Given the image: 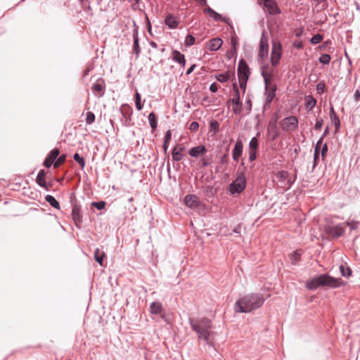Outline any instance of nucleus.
I'll use <instances>...</instances> for the list:
<instances>
[{
    "label": "nucleus",
    "mask_w": 360,
    "mask_h": 360,
    "mask_svg": "<svg viewBox=\"0 0 360 360\" xmlns=\"http://www.w3.org/2000/svg\"><path fill=\"white\" fill-rule=\"evenodd\" d=\"M264 298L262 294H248L235 304V311L240 313H248L259 308L264 303Z\"/></svg>",
    "instance_id": "obj_1"
},
{
    "label": "nucleus",
    "mask_w": 360,
    "mask_h": 360,
    "mask_svg": "<svg viewBox=\"0 0 360 360\" xmlns=\"http://www.w3.org/2000/svg\"><path fill=\"white\" fill-rule=\"evenodd\" d=\"M189 323L192 329L198 334L199 339L204 340L207 344H211L213 340L212 331V321L207 318L200 319H189Z\"/></svg>",
    "instance_id": "obj_2"
},
{
    "label": "nucleus",
    "mask_w": 360,
    "mask_h": 360,
    "mask_svg": "<svg viewBox=\"0 0 360 360\" xmlns=\"http://www.w3.org/2000/svg\"><path fill=\"white\" fill-rule=\"evenodd\" d=\"M344 284L340 278H333L328 274L316 276L306 283V287L309 290H315L319 287L338 288Z\"/></svg>",
    "instance_id": "obj_3"
},
{
    "label": "nucleus",
    "mask_w": 360,
    "mask_h": 360,
    "mask_svg": "<svg viewBox=\"0 0 360 360\" xmlns=\"http://www.w3.org/2000/svg\"><path fill=\"white\" fill-rule=\"evenodd\" d=\"M262 74L266 85V103H271L276 96V86L271 84L272 75L268 69H263Z\"/></svg>",
    "instance_id": "obj_4"
},
{
    "label": "nucleus",
    "mask_w": 360,
    "mask_h": 360,
    "mask_svg": "<svg viewBox=\"0 0 360 360\" xmlns=\"http://www.w3.org/2000/svg\"><path fill=\"white\" fill-rule=\"evenodd\" d=\"M246 186V178L243 172L238 173L237 178L229 186V191L231 194L242 193Z\"/></svg>",
    "instance_id": "obj_5"
},
{
    "label": "nucleus",
    "mask_w": 360,
    "mask_h": 360,
    "mask_svg": "<svg viewBox=\"0 0 360 360\" xmlns=\"http://www.w3.org/2000/svg\"><path fill=\"white\" fill-rule=\"evenodd\" d=\"M249 68L244 60H240L238 68V76L240 88L245 89L248 79Z\"/></svg>",
    "instance_id": "obj_6"
},
{
    "label": "nucleus",
    "mask_w": 360,
    "mask_h": 360,
    "mask_svg": "<svg viewBox=\"0 0 360 360\" xmlns=\"http://www.w3.org/2000/svg\"><path fill=\"white\" fill-rule=\"evenodd\" d=\"M282 56V46L278 41H273L271 53V63L272 66H276Z\"/></svg>",
    "instance_id": "obj_7"
},
{
    "label": "nucleus",
    "mask_w": 360,
    "mask_h": 360,
    "mask_svg": "<svg viewBox=\"0 0 360 360\" xmlns=\"http://www.w3.org/2000/svg\"><path fill=\"white\" fill-rule=\"evenodd\" d=\"M276 180L278 186L288 189L291 186V181L289 179L288 172L285 171L278 172L276 174Z\"/></svg>",
    "instance_id": "obj_8"
},
{
    "label": "nucleus",
    "mask_w": 360,
    "mask_h": 360,
    "mask_svg": "<svg viewBox=\"0 0 360 360\" xmlns=\"http://www.w3.org/2000/svg\"><path fill=\"white\" fill-rule=\"evenodd\" d=\"M298 120L295 116L284 118L280 122L281 127L284 131H293L297 127Z\"/></svg>",
    "instance_id": "obj_9"
},
{
    "label": "nucleus",
    "mask_w": 360,
    "mask_h": 360,
    "mask_svg": "<svg viewBox=\"0 0 360 360\" xmlns=\"http://www.w3.org/2000/svg\"><path fill=\"white\" fill-rule=\"evenodd\" d=\"M269 53V43L268 38L264 34H262L259 41V49L258 57L261 60H264L267 58Z\"/></svg>",
    "instance_id": "obj_10"
},
{
    "label": "nucleus",
    "mask_w": 360,
    "mask_h": 360,
    "mask_svg": "<svg viewBox=\"0 0 360 360\" xmlns=\"http://www.w3.org/2000/svg\"><path fill=\"white\" fill-rule=\"evenodd\" d=\"M46 173L44 169L39 170L37 178L36 183L41 188L46 191L49 190V188L52 186V184H47L46 181Z\"/></svg>",
    "instance_id": "obj_11"
},
{
    "label": "nucleus",
    "mask_w": 360,
    "mask_h": 360,
    "mask_svg": "<svg viewBox=\"0 0 360 360\" xmlns=\"http://www.w3.org/2000/svg\"><path fill=\"white\" fill-rule=\"evenodd\" d=\"M271 15L280 13V9L274 0H261Z\"/></svg>",
    "instance_id": "obj_12"
},
{
    "label": "nucleus",
    "mask_w": 360,
    "mask_h": 360,
    "mask_svg": "<svg viewBox=\"0 0 360 360\" xmlns=\"http://www.w3.org/2000/svg\"><path fill=\"white\" fill-rule=\"evenodd\" d=\"M59 153L60 152L58 148L53 149L45 159L44 165L47 168L50 167L54 163V161L58 156Z\"/></svg>",
    "instance_id": "obj_13"
},
{
    "label": "nucleus",
    "mask_w": 360,
    "mask_h": 360,
    "mask_svg": "<svg viewBox=\"0 0 360 360\" xmlns=\"http://www.w3.org/2000/svg\"><path fill=\"white\" fill-rule=\"evenodd\" d=\"M105 89V81L103 79H99L92 86V91L96 96H101L103 95Z\"/></svg>",
    "instance_id": "obj_14"
},
{
    "label": "nucleus",
    "mask_w": 360,
    "mask_h": 360,
    "mask_svg": "<svg viewBox=\"0 0 360 360\" xmlns=\"http://www.w3.org/2000/svg\"><path fill=\"white\" fill-rule=\"evenodd\" d=\"M185 204L190 208H196L200 205V200L195 195H187L184 198Z\"/></svg>",
    "instance_id": "obj_15"
},
{
    "label": "nucleus",
    "mask_w": 360,
    "mask_h": 360,
    "mask_svg": "<svg viewBox=\"0 0 360 360\" xmlns=\"http://www.w3.org/2000/svg\"><path fill=\"white\" fill-rule=\"evenodd\" d=\"M327 232L332 237H340L343 235L345 232V228L342 225H336L329 226Z\"/></svg>",
    "instance_id": "obj_16"
},
{
    "label": "nucleus",
    "mask_w": 360,
    "mask_h": 360,
    "mask_svg": "<svg viewBox=\"0 0 360 360\" xmlns=\"http://www.w3.org/2000/svg\"><path fill=\"white\" fill-rule=\"evenodd\" d=\"M222 44V39L216 37L209 41V42L207 44V47L210 51H216L221 47Z\"/></svg>",
    "instance_id": "obj_17"
},
{
    "label": "nucleus",
    "mask_w": 360,
    "mask_h": 360,
    "mask_svg": "<svg viewBox=\"0 0 360 360\" xmlns=\"http://www.w3.org/2000/svg\"><path fill=\"white\" fill-rule=\"evenodd\" d=\"M204 12L208 14L211 18H212L215 20H220L222 22H228V19L224 18L221 15L214 11L212 8L209 6H207L204 8Z\"/></svg>",
    "instance_id": "obj_18"
},
{
    "label": "nucleus",
    "mask_w": 360,
    "mask_h": 360,
    "mask_svg": "<svg viewBox=\"0 0 360 360\" xmlns=\"http://www.w3.org/2000/svg\"><path fill=\"white\" fill-rule=\"evenodd\" d=\"M163 311L162 305L159 302H153L150 306V312L152 314H161V317L165 319V315L162 314Z\"/></svg>",
    "instance_id": "obj_19"
},
{
    "label": "nucleus",
    "mask_w": 360,
    "mask_h": 360,
    "mask_svg": "<svg viewBox=\"0 0 360 360\" xmlns=\"http://www.w3.org/2000/svg\"><path fill=\"white\" fill-rule=\"evenodd\" d=\"M243 153V143L240 141H238L233 150L232 155L234 160L238 161Z\"/></svg>",
    "instance_id": "obj_20"
},
{
    "label": "nucleus",
    "mask_w": 360,
    "mask_h": 360,
    "mask_svg": "<svg viewBox=\"0 0 360 360\" xmlns=\"http://www.w3.org/2000/svg\"><path fill=\"white\" fill-rule=\"evenodd\" d=\"M165 24L171 29L176 28L179 25V21L172 14H168L165 19Z\"/></svg>",
    "instance_id": "obj_21"
},
{
    "label": "nucleus",
    "mask_w": 360,
    "mask_h": 360,
    "mask_svg": "<svg viewBox=\"0 0 360 360\" xmlns=\"http://www.w3.org/2000/svg\"><path fill=\"white\" fill-rule=\"evenodd\" d=\"M172 59L179 63L183 68H184L186 64V60L184 58V55L182 54L179 51L174 50L172 53Z\"/></svg>",
    "instance_id": "obj_22"
},
{
    "label": "nucleus",
    "mask_w": 360,
    "mask_h": 360,
    "mask_svg": "<svg viewBox=\"0 0 360 360\" xmlns=\"http://www.w3.org/2000/svg\"><path fill=\"white\" fill-rule=\"evenodd\" d=\"M72 219L77 226L81 222L82 217L80 215V207L79 206L75 205L72 207Z\"/></svg>",
    "instance_id": "obj_23"
},
{
    "label": "nucleus",
    "mask_w": 360,
    "mask_h": 360,
    "mask_svg": "<svg viewBox=\"0 0 360 360\" xmlns=\"http://www.w3.org/2000/svg\"><path fill=\"white\" fill-rule=\"evenodd\" d=\"M184 150L183 146H177L174 148L172 151V158L175 161H179L182 159V151Z\"/></svg>",
    "instance_id": "obj_24"
},
{
    "label": "nucleus",
    "mask_w": 360,
    "mask_h": 360,
    "mask_svg": "<svg viewBox=\"0 0 360 360\" xmlns=\"http://www.w3.org/2000/svg\"><path fill=\"white\" fill-rule=\"evenodd\" d=\"M206 153V149L205 146H198L191 148L189 151L190 155L193 157H198L200 155H203Z\"/></svg>",
    "instance_id": "obj_25"
},
{
    "label": "nucleus",
    "mask_w": 360,
    "mask_h": 360,
    "mask_svg": "<svg viewBox=\"0 0 360 360\" xmlns=\"http://www.w3.org/2000/svg\"><path fill=\"white\" fill-rule=\"evenodd\" d=\"M267 130H268V133L269 134H272L273 139H275L278 136V131H277L276 121H271L269 122Z\"/></svg>",
    "instance_id": "obj_26"
},
{
    "label": "nucleus",
    "mask_w": 360,
    "mask_h": 360,
    "mask_svg": "<svg viewBox=\"0 0 360 360\" xmlns=\"http://www.w3.org/2000/svg\"><path fill=\"white\" fill-rule=\"evenodd\" d=\"M234 76V72H226L225 74H219L215 76L216 79L219 82H225L230 79L231 77Z\"/></svg>",
    "instance_id": "obj_27"
},
{
    "label": "nucleus",
    "mask_w": 360,
    "mask_h": 360,
    "mask_svg": "<svg viewBox=\"0 0 360 360\" xmlns=\"http://www.w3.org/2000/svg\"><path fill=\"white\" fill-rule=\"evenodd\" d=\"M330 117L332 122L334 123L336 130H338L340 127V120L333 106H331L330 108Z\"/></svg>",
    "instance_id": "obj_28"
},
{
    "label": "nucleus",
    "mask_w": 360,
    "mask_h": 360,
    "mask_svg": "<svg viewBox=\"0 0 360 360\" xmlns=\"http://www.w3.org/2000/svg\"><path fill=\"white\" fill-rule=\"evenodd\" d=\"M105 257L104 252L97 248L94 252V259L101 265H103V258Z\"/></svg>",
    "instance_id": "obj_29"
},
{
    "label": "nucleus",
    "mask_w": 360,
    "mask_h": 360,
    "mask_svg": "<svg viewBox=\"0 0 360 360\" xmlns=\"http://www.w3.org/2000/svg\"><path fill=\"white\" fill-rule=\"evenodd\" d=\"M232 110L235 115H240L242 112V103L241 101H236L231 100Z\"/></svg>",
    "instance_id": "obj_30"
},
{
    "label": "nucleus",
    "mask_w": 360,
    "mask_h": 360,
    "mask_svg": "<svg viewBox=\"0 0 360 360\" xmlns=\"http://www.w3.org/2000/svg\"><path fill=\"white\" fill-rule=\"evenodd\" d=\"M45 200L46 202H48L50 205H51L53 207L57 209V210H60V204L59 202L56 200V198L51 195H47L46 197H45Z\"/></svg>",
    "instance_id": "obj_31"
},
{
    "label": "nucleus",
    "mask_w": 360,
    "mask_h": 360,
    "mask_svg": "<svg viewBox=\"0 0 360 360\" xmlns=\"http://www.w3.org/2000/svg\"><path fill=\"white\" fill-rule=\"evenodd\" d=\"M306 99H307L306 108L308 110H311L316 104V100L311 96H307Z\"/></svg>",
    "instance_id": "obj_32"
},
{
    "label": "nucleus",
    "mask_w": 360,
    "mask_h": 360,
    "mask_svg": "<svg viewBox=\"0 0 360 360\" xmlns=\"http://www.w3.org/2000/svg\"><path fill=\"white\" fill-rule=\"evenodd\" d=\"M322 143H323V138H321L318 141V142L316 145L315 150H314V163L315 164L317 163V160L319 159V151H320L321 147L322 146Z\"/></svg>",
    "instance_id": "obj_33"
},
{
    "label": "nucleus",
    "mask_w": 360,
    "mask_h": 360,
    "mask_svg": "<svg viewBox=\"0 0 360 360\" xmlns=\"http://www.w3.org/2000/svg\"><path fill=\"white\" fill-rule=\"evenodd\" d=\"M148 121L150 125L153 129H155L157 128V120L156 116L154 112H150L148 115Z\"/></svg>",
    "instance_id": "obj_34"
},
{
    "label": "nucleus",
    "mask_w": 360,
    "mask_h": 360,
    "mask_svg": "<svg viewBox=\"0 0 360 360\" xmlns=\"http://www.w3.org/2000/svg\"><path fill=\"white\" fill-rule=\"evenodd\" d=\"M340 270L342 276L349 277L352 275V271L349 267L345 268L343 265H341Z\"/></svg>",
    "instance_id": "obj_35"
},
{
    "label": "nucleus",
    "mask_w": 360,
    "mask_h": 360,
    "mask_svg": "<svg viewBox=\"0 0 360 360\" xmlns=\"http://www.w3.org/2000/svg\"><path fill=\"white\" fill-rule=\"evenodd\" d=\"M250 150L257 151L258 148V140L257 138L253 137L249 144Z\"/></svg>",
    "instance_id": "obj_36"
},
{
    "label": "nucleus",
    "mask_w": 360,
    "mask_h": 360,
    "mask_svg": "<svg viewBox=\"0 0 360 360\" xmlns=\"http://www.w3.org/2000/svg\"><path fill=\"white\" fill-rule=\"evenodd\" d=\"M65 159H66L65 155H60L53 163V167L58 168V167H60L61 165H63L65 162Z\"/></svg>",
    "instance_id": "obj_37"
},
{
    "label": "nucleus",
    "mask_w": 360,
    "mask_h": 360,
    "mask_svg": "<svg viewBox=\"0 0 360 360\" xmlns=\"http://www.w3.org/2000/svg\"><path fill=\"white\" fill-rule=\"evenodd\" d=\"M300 254L297 252H294L290 256V260L293 264H295L300 259Z\"/></svg>",
    "instance_id": "obj_38"
},
{
    "label": "nucleus",
    "mask_w": 360,
    "mask_h": 360,
    "mask_svg": "<svg viewBox=\"0 0 360 360\" xmlns=\"http://www.w3.org/2000/svg\"><path fill=\"white\" fill-rule=\"evenodd\" d=\"M330 56L328 54H322L319 58V62L326 65L330 63Z\"/></svg>",
    "instance_id": "obj_39"
},
{
    "label": "nucleus",
    "mask_w": 360,
    "mask_h": 360,
    "mask_svg": "<svg viewBox=\"0 0 360 360\" xmlns=\"http://www.w3.org/2000/svg\"><path fill=\"white\" fill-rule=\"evenodd\" d=\"M135 104L137 110H141L142 109V105L141 103V95L137 91L135 94Z\"/></svg>",
    "instance_id": "obj_40"
},
{
    "label": "nucleus",
    "mask_w": 360,
    "mask_h": 360,
    "mask_svg": "<svg viewBox=\"0 0 360 360\" xmlns=\"http://www.w3.org/2000/svg\"><path fill=\"white\" fill-rule=\"evenodd\" d=\"M323 39V36L320 34H316L314 35L311 39V43L313 44H316L321 42Z\"/></svg>",
    "instance_id": "obj_41"
},
{
    "label": "nucleus",
    "mask_w": 360,
    "mask_h": 360,
    "mask_svg": "<svg viewBox=\"0 0 360 360\" xmlns=\"http://www.w3.org/2000/svg\"><path fill=\"white\" fill-rule=\"evenodd\" d=\"M95 121V115L92 112H87L86 122L88 124H92Z\"/></svg>",
    "instance_id": "obj_42"
},
{
    "label": "nucleus",
    "mask_w": 360,
    "mask_h": 360,
    "mask_svg": "<svg viewBox=\"0 0 360 360\" xmlns=\"http://www.w3.org/2000/svg\"><path fill=\"white\" fill-rule=\"evenodd\" d=\"M75 161H77L82 167H84L85 165V162L84 158H81L78 153H75L73 156Z\"/></svg>",
    "instance_id": "obj_43"
},
{
    "label": "nucleus",
    "mask_w": 360,
    "mask_h": 360,
    "mask_svg": "<svg viewBox=\"0 0 360 360\" xmlns=\"http://www.w3.org/2000/svg\"><path fill=\"white\" fill-rule=\"evenodd\" d=\"M233 90L235 91V94H234V96H233V98H232L233 101H240V96H239V91H238V86H237V84H233Z\"/></svg>",
    "instance_id": "obj_44"
},
{
    "label": "nucleus",
    "mask_w": 360,
    "mask_h": 360,
    "mask_svg": "<svg viewBox=\"0 0 360 360\" xmlns=\"http://www.w3.org/2000/svg\"><path fill=\"white\" fill-rule=\"evenodd\" d=\"M195 43V37L192 35H187L185 39V44L187 46H191Z\"/></svg>",
    "instance_id": "obj_45"
},
{
    "label": "nucleus",
    "mask_w": 360,
    "mask_h": 360,
    "mask_svg": "<svg viewBox=\"0 0 360 360\" xmlns=\"http://www.w3.org/2000/svg\"><path fill=\"white\" fill-rule=\"evenodd\" d=\"M345 224L349 226L351 230L356 229L358 227V223L354 221H347Z\"/></svg>",
    "instance_id": "obj_46"
},
{
    "label": "nucleus",
    "mask_w": 360,
    "mask_h": 360,
    "mask_svg": "<svg viewBox=\"0 0 360 360\" xmlns=\"http://www.w3.org/2000/svg\"><path fill=\"white\" fill-rule=\"evenodd\" d=\"M92 205L96 207L98 210H102L105 206V202L104 201H101L98 202H92Z\"/></svg>",
    "instance_id": "obj_47"
},
{
    "label": "nucleus",
    "mask_w": 360,
    "mask_h": 360,
    "mask_svg": "<svg viewBox=\"0 0 360 360\" xmlns=\"http://www.w3.org/2000/svg\"><path fill=\"white\" fill-rule=\"evenodd\" d=\"M323 124V119H318L316 120V124H315V126H314V129L316 130H319L321 129L322 126Z\"/></svg>",
    "instance_id": "obj_48"
},
{
    "label": "nucleus",
    "mask_w": 360,
    "mask_h": 360,
    "mask_svg": "<svg viewBox=\"0 0 360 360\" xmlns=\"http://www.w3.org/2000/svg\"><path fill=\"white\" fill-rule=\"evenodd\" d=\"M324 89H325V84L323 83L320 82L316 85V91L319 94H321L323 93Z\"/></svg>",
    "instance_id": "obj_49"
},
{
    "label": "nucleus",
    "mask_w": 360,
    "mask_h": 360,
    "mask_svg": "<svg viewBox=\"0 0 360 360\" xmlns=\"http://www.w3.org/2000/svg\"><path fill=\"white\" fill-rule=\"evenodd\" d=\"M134 49L136 54H138L140 51L139 42H138V38L137 37L134 36Z\"/></svg>",
    "instance_id": "obj_50"
},
{
    "label": "nucleus",
    "mask_w": 360,
    "mask_h": 360,
    "mask_svg": "<svg viewBox=\"0 0 360 360\" xmlns=\"http://www.w3.org/2000/svg\"><path fill=\"white\" fill-rule=\"evenodd\" d=\"M171 139H172V132L170 130H168L166 134H165V141L164 142L165 143H169L171 141Z\"/></svg>",
    "instance_id": "obj_51"
},
{
    "label": "nucleus",
    "mask_w": 360,
    "mask_h": 360,
    "mask_svg": "<svg viewBox=\"0 0 360 360\" xmlns=\"http://www.w3.org/2000/svg\"><path fill=\"white\" fill-rule=\"evenodd\" d=\"M257 158V151L249 150V160L253 161Z\"/></svg>",
    "instance_id": "obj_52"
},
{
    "label": "nucleus",
    "mask_w": 360,
    "mask_h": 360,
    "mask_svg": "<svg viewBox=\"0 0 360 360\" xmlns=\"http://www.w3.org/2000/svg\"><path fill=\"white\" fill-rule=\"evenodd\" d=\"M199 124L197 122H193L190 124V129L193 131H196L198 129Z\"/></svg>",
    "instance_id": "obj_53"
},
{
    "label": "nucleus",
    "mask_w": 360,
    "mask_h": 360,
    "mask_svg": "<svg viewBox=\"0 0 360 360\" xmlns=\"http://www.w3.org/2000/svg\"><path fill=\"white\" fill-rule=\"evenodd\" d=\"M328 152V146H327V144L325 143L323 144L322 148H321V156L323 158H325V156L326 155V153Z\"/></svg>",
    "instance_id": "obj_54"
},
{
    "label": "nucleus",
    "mask_w": 360,
    "mask_h": 360,
    "mask_svg": "<svg viewBox=\"0 0 360 360\" xmlns=\"http://www.w3.org/2000/svg\"><path fill=\"white\" fill-rule=\"evenodd\" d=\"M231 43L234 49H236L238 44V40L236 36L231 37Z\"/></svg>",
    "instance_id": "obj_55"
},
{
    "label": "nucleus",
    "mask_w": 360,
    "mask_h": 360,
    "mask_svg": "<svg viewBox=\"0 0 360 360\" xmlns=\"http://www.w3.org/2000/svg\"><path fill=\"white\" fill-rule=\"evenodd\" d=\"M210 127L212 129L217 130L219 127V124L217 121L213 120L210 122Z\"/></svg>",
    "instance_id": "obj_56"
},
{
    "label": "nucleus",
    "mask_w": 360,
    "mask_h": 360,
    "mask_svg": "<svg viewBox=\"0 0 360 360\" xmlns=\"http://www.w3.org/2000/svg\"><path fill=\"white\" fill-rule=\"evenodd\" d=\"M217 89L218 85L216 83H212L210 86V90L213 93L216 92Z\"/></svg>",
    "instance_id": "obj_57"
},
{
    "label": "nucleus",
    "mask_w": 360,
    "mask_h": 360,
    "mask_svg": "<svg viewBox=\"0 0 360 360\" xmlns=\"http://www.w3.org/2000/svg\"><path fill=\"white\" fill-rule=\"evenodd\" d=\"M354 98L356 101H359L360 100V91L359 90L357 89L355 91Z\"/></svg>",
    "instance_id": "obj_58"
},
{
    "label": "nucleus",
    "mask_w": 360,
    "mask_h": 360,
    "mask_svg": "<svg viewBox=\"0 0 360 360\" xmlns=\"http://www.w3.org/2000/svg\"><path fill=\"white\" fill-rule=\"evenodd\" d=\"M195 68V65H193L188 70L186 71V75H190Z\"/></svg>",
    "instance_id": "obj_59"
},
{
    "label": "nucleus",
    "mask_w": 360,
    "mask_h": 360,
    "mask_svg": "<svg viewBox=\"0 0 360 360\" xmlns=\"http://www.w3.org/2000/svg\"><path fill=\"white\" fill-rule=\"evenodd\" d=\"M169 143H165V142H164V144H163V149H164L165 153H166V152H167V148H168V147H169Z\"/></svg>",
    "instance_id": "obj_60"
},
{
    "label": "nucleus",
    "mask_w": 360,
    "mask_h": 360,
    "mask_svg": "<svg viewBox=\"0 0 360 360\" xmlns=\"http://www.w3.org/2000/svg\"><path fill=\"white\" fill-rule=\"evenodd\" d=\"M84 6H85V9H86V10H88V11H91V6H90V4H89L88 5H85V4H84Z\"/></svg>",
    "instance_id": "obj_61"
},
{
    "label": "nucleus",
    "mask_w": 360,
    "mask_h": 360,
    "mask_svg": "<svg viewBox=\"0 0 360 360\" xmlns=\"http://www.w3.org/2000/svg\"><path fill=\"white\" fill-rule=\"evenodd\" d=\"M328 133V127H327L325 131H324V133H323V136H326Z\"/></svg>",
    "instance_id": "obj_62"
},
{
    "label": "nucleus",
    "mask_w": 360,
    "mask_h": 360,
    "mask_svg": "<svg viewBox=\"0 0 360 360\" xmlns=\"http://www.w3.org/2000/svg\"><path fill=\"white\" fill-rule=\"evenodd\" d=\"M82 3L83 6H84L85 1H87L88 0H80Z\"/></svg>",
    "instance_id": "obj_63"
},
{
    "label": "nucleus",
    "mask_w": 360,
    "mask_h": 360,
    "mask_svg": "<svg viewBox=\"0 0 360 360\" xmlns=\"http://www.w3.org/2000/svg\"><path fill=\"white\" fill-rule=\"evenodd\" d=\"M63 178H60V179H57V181H58V182H61V181H63Z\"/></svg>",
    "instance_id": "obj_64"
}]
</instances>
